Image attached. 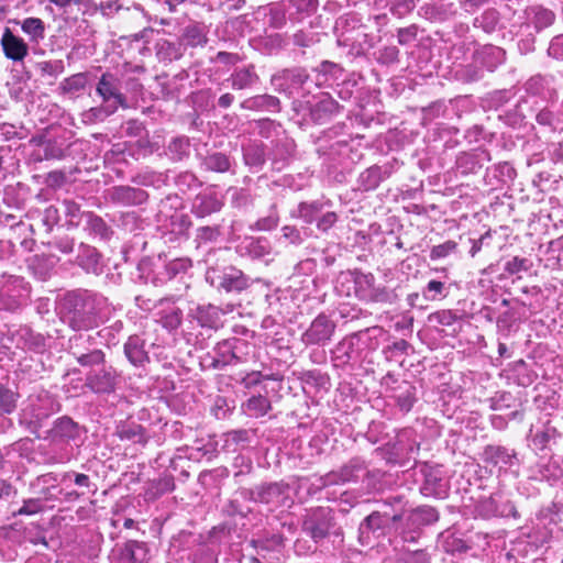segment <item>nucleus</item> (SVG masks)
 <instances>
[{
  "label": "nucleus",
  "mask_w": 563,
  "mask_h": 563,
  "mask_svg": "<svg viewBox=\"0 0 563 563\" xmlns=\"http://www.w3.org/2000/svg\"><path fill=\"white\" fill-rule=\"evenodd\" d=\"M106 303V298L98 294L89 291L69 294L66 297V305L69 307L68 324L75 331L97 327Z\"/></svg>",
  "instance_id": "nucleus-1"
},
{
  "label": "nucleus",
  "mask_w": 563,
  "mask_h": 563,
  "mask_svg": "<svg viewBox=\"0 0 563 563\" xmlns=\"http://www.w3.org/2000/svg\"><path fill=\"white\" fill-rule=\"evenodd\" d=\"M332 526V510L328 507H318L309 510L302 525L305 532L314 541L324 539Z\"/></svg>",
  "instance_id": "nucleus-2"
},
{
  "label": "nucleus",
  "mask_w": 563,
  "mask_h": 563,
  "mask_svg": "<svg viewBox=\"0 0 563 563\" xmlns=\"http://www.w3.org/2000/svg\"><path fill=\"white\" fill-rule=\"evenodd\" d=\"M206 279L213 287L223 289L227 292L241 291L247 287V279L244 274L233 267L218 273L216 269H209L206 274Z\"/></svg>",
  "instance_id": "nucleus-3"
},
{
  "label": "nucleus",
  "mask_w": 563,
  "mask_h": 563,
  "mask_svg": "<svg viewBox=\"0 0 563 563\" xmlns=\"http://www.w3.org/2000/svg\"><path fill=\"white\" fill-rule=\"evenodd\" d=\"M96 92L104 102L113 100L114 106L126 107V99L121 92V81L111 73L102 74L97 84Z\"/></svg>",
  "instance_id": "nucleus-4"
},
{
  "label": "nucleus",
  "mask_w": 563,
  "mask_h": 563,
  "mask_svg": "<svg viewBox=\"0 0 563 563\" xmlns=\"http://www.w3.org/2000/svg\"><path fill=\"white\" fill-rule=\"evenodd\" d=\"M335 324L325 314H319L302 334L306 344H324L334 332Z\"/></svg>",
  "instance_id": "nucleus-5"
},
{
  "label": "nucleus",
  "mask_w": 563,
  "mask_h": 563,
  "mask_svg": "<svg viewBox=\"0 0 563 563\" xmlns=\"http://www.w3.org/2000/svg\"><path fill=\"white\" fill-rule=\"evenodd\" d=\"M536 257L544 268H556L563 262V238L540 244Z\"/></svg>",
  "instance_id": "nucleus-6"
},
{
  "label": "nucleus",
  "mask_w": 563,
  "mask_h": 563,
  "mask_svg": "<svg viewBox=\"0 0 563 563\" xmlns=\"http://www.w3.org/2000/svg\"><path fill=\"white\" fill-rule=\"evenodd\" d=\"M0 44L4 56L13 62H22L29 54L27 44L22 37L13 34L9 27L3 30Z\"/></svg>",
  "instance_id": "nucleus-7"
},
{
  "label": "nucleus",
  "mask_w": 563,
  "mask_h": 563,
  "mask_svg": "<svg viewBox=\"0 0 563 563\" xmlns=\"http://www.w3.org/2000/svg\"><path fill=\"white\" fill-rule=\"evenodd\" d=\"M87 386L95 393L109 394L115 387V373L109 368H101L87 376Z\"/></svg>",
  "instance_id": "nucleus-8"
},
{
  "label": "nucleus",
  "mask_w": 563,
  "mask_h": 563,
  "mask_svg": "<svg viewBox=\"0 0 563 563\" xmlns=\"http://www.w3.org/2000/svg\"><path fill=\"white\" fill-rule=\"evenodd\" d=\"M308 78L303 69L285 70L283 74L274 76L273 85L280 90L291 93V88L301 87Z\"/></svg>",
  "instance_id": "nucleus-9"
},
{
  "label": "nucleus",
  "mask_w": 563,
  "mask_h": 563,
  "mask_svg": "<svg viewBox=\"0 0 563 563\" xmlns=\"http://www.w3.org/2000/svg\"><path fill=\"white\" fill-rule=\"evenodd\" d=\"M158 306L157 314L159 316L158 321L161 324L169 331L176 330L181 324L183 311L178 307L170 305L167 299L161 300Z\"/></svg>",
  "instance_id": "nucleus-10"
},
{
  "label": "nucleus",
  "mask_w": 563,
  "mask_h": 563,
  "mask_svg": "<svg viewBox=\"0 0 563 563\" xmlns=\"http://www.w3.org/2000/svg\"><path fill=\"white\" fill-rule=\"evenodd\" d=\"M77 263L87 273L96 275L101 273L100 255L95 247L80 244Z\"/></svg>",
  "instance_id": "nucleus-11"
},
{
  "label": "nucleus",
  "mask_w": 563,
  "mask_h": 563,
  "mask_svg": "<svg viewBox=\"0 0 563 563\" xmlns=\"http://www.w3.org/2000/svg\"><path fill=\"white\" fill-rule=\"evenodd\" d=\"M111 198L122 205H141L146 200L147 195L142 189L121 186L112 189Z\"/></svg>",
  "instance_id": "nucleus-12"
},
{
  "label": "nucleus",
  "mask_w": 563,
  "mask_h": 563,
  "mask_svg": "<svg viewBox=\"0 0 563 563\" xmlns=\"http://www.w3.org/2000/svg\"><path fill=\"white\" fill-rule=\"evenodd\" d=\"M221 207V201L211 192L197 195L192 203V210L198 217H206L212 212H217Z\"/></svg>",
  "instance_id": "nucleus-13"
},
{
  "label": "nucleus",
  "mask_w": 563,
  "mask_h": 563,
  "mask_svg": "<svg viewBox=\"0 0 563 563\" xmlns=\"http://www.w3.org/2000/svg\"><path fill=\"white\" fill-rule=\"evenodd\" d=\"M421 490L426 496H433L437 498H443L446 495V485L443 482L439 470H430L426 473Z\"/></svg>",
  "instance_id": "nucleus-14"
},
{
  "label": "nucleus",
  "mask_w": 563,
  "mask_h": 563,
  "mask_svg": "<svg viewBox=\"0 0 563 563\" xmlns=\"http://www.w3.org/2000/svg\"><path fill=\"white\" fill-rule=\"evenodd\" d=\"M124 353L128 360L135 366H141L148 361L147 353L144 350V341L137 336H130L124 344Z\"/></svg>",
  "instance_id": "nucleus-15"
},
{
  "label": "nucleus",
  "mask_w": 563,
  "mask_h": 563,
  "mask_svg": "<svg viewBox=\"0 0 563 563\" xmlns=\"http://www.w3.org/2000/svg\"><path fill=\"white\" fill-rule=\"evenodd\" d=\"M338 102L331 97L324 95L311 109V118L317 123H324L333 113L338 111Z\"/></svg>",
  "instance_id": "nucleus-16"
},
{
  "label": "nucleus",
  "mask_w": 563,
  "mask_h": 563,
  "mask_svg": "<svg viewBox=\"0 0 563 563\" xmlns=\"http://www.w3.org/2000/svg\"><path fill=\"white\" fill-rule=\"evenodd\" d=\"M207 29L201 24H190L184 29L181 43L186 46H205L208 42Z\"/></svg>",
  "instance_id": "nucleus-17"
},
{
  "label": "nucleus",
  "mask_w": 563,
  "mask_h": 563,
  "mask_svg": "<svg viewBox=\"0 0 563 563\" xmlns=\"http://www.w3.org/2000/svg\"><path fill=\"white\" fill-rule=\"evenodd\" d=\"M286 486L277 483L263 486L260 492L257 499L261 503L272 505L274 507L283 505L285 500Z\"/></svg>",
  "instance_id": "nucleus-18"
},
{
  "label": "nucleus",
  "mask_w": 563,
  "mask_h": 563,
  "mask_svg": "<svg viewBox=\"0 0 563 563\" xmlns=\"http://www.w3.org/2000/svg\"><path fill=\"white\" fill-rule=\"evenodd\" d=\"M53 439H74L78 435V426L68 417L57 419L49 431Z\"/></svg>",
  "instance_id": "nucleus-19"
},
{
  "label": "nucleus",
  "mask_w": 563,
  "mask_h": 563,
  "mask_svg": "<svg viewBox=\"0 0 563 563\" xmlns=\"http://www.w3.org/2000/svg\"><path fill=\"white\" fill-rule=\"evenodd\" d=\"M156 55L161 60L172 62L184 55L183 44H176L168 40H159L156 43Z\"/></svg>",
  "instance_id": "nucleus-20"
},
{
  "label": "nucleus",
  "mask_w": 563,
  "mask_h": 563,
  "mask_svg": "<svg viewBox=\"0 0 563 563\" xmlns=\"http://www.w3.org/2000/svg\"><path fill=\"white\" fill-rule=\"evenodd\" d=\"M22 31L31 43L38 44L45 37V24L38 18H26L21 22Z\"/></svg>",
  "instance_id": "nucleus-21"
},
{
  "label": "nucleus",
  "mask_w": 563,
  "mask_h": 563,
  "mask_svg": "<svg viewBox=\"0 0 563 563\" xmlns=\"http://www.w3.org/2000/svg\"><path fill=\"white\" fill-rule=\"evenodd\" d=\"M230 80L233 89L241 90L252 87L254 84L257 82L258 77L254 71V67L251 66L247 68L235 70L231 75Z\"/></svg>",
  "instance_id": "nucleus-22"
},
{
  "label": "nucleus",
  "mask_w": 563,
  "mask_h": 563,
  "mask_svg": "<svg viewBox=\"0 0 563 563\" xmlns=\"http://www.w3.org/2000/svg\"><path fill=\"white\" fill-rule=\"evenodd\" d=\"M19 341L18 344H22V347L34 350V351H41L44 349L45 340L44 338L33 332L29 328H23L18 331Z\"/></svg>",
  "instance_id": "nucleus-23"
},
{
  "label": "nucleus",
  "mask_w": 563,
  "mask_h": 563,
  "mask_svg": "<svg viewBox=\"0 0 563 563\" xmlns=\"http://www.w3.org/2000/svg\"><path fill=\"white\" fill-rule=\"evenodd\" d=\"M358 284H365L371 288L369 297L374 301L391 302L394 294L386 287H374V276L372 274L363 275Z\"/></svg>",
  "instance_id": "nucleus-24"
},
{
  "label": "nucleus",
  "mask_w": 563,
  "mask_h": 563,
  "mask_svg": "<svg viewBox=\"0 0 563 563\" xmlns=\"http://www.w3.org/2000/svg\"><path fill=\"white\" fill-rule=\"evenodd\" d=\"M195 318L201 327H216L219 321V309L212 305L198 307Z\"/></svg>",
  "instance_id": "nucleus-25"
},
{
  "label": "nucleus",
  "mask_w": 563,
  "mask_h": 563,
  "mask_svg": "<svg viewBox=\"0 0 563 563\" xmlns=\"http://www.w3.org/2000/svg\"><path fill=\"white\" fill-rule=\"evenodd\" d=\"M244 249L254 258H263L271 254V245L266 239H247Z\"/></svg>",
  "instance_id": "nucleus-26"
},
{
  "label": "nucleus",
  "mask_w": 563,
  "mask_h": 563,
  "mask_svg": "<svg viewBox=\"0 0 563 563\" xmlns=\"http://www.w3.org/2000/svg\"><path fill=\"white\" fill-rule=\"evenodd\" d=\"M357 475L352 466H344L340 472H332L324 476L323 485H340L355 481Z\"/></svg>",
  "instance_id": "nucleus-27"
},
{
  "label": "nucleus",
  "mask_w": 563,
  "mask_h": 563,
  "mask_svg": "<svg viewBox=\"0 0 563 563\" xmlns=\"http://www.w3.org/2000/svg\"><path fill=\"white\" fill-rule=\"evenodd\" d=\"M245 163L252 167L262 166L266 159L265 148L262 144L252 143L244 147Z\"/></svg>",
  "instance_id": "nucleus-28"
},
{
  "label": "nucleus",
  "mask_w": 563,
  "mask_h": 563,
  "mask_svg": "<svg viewBox=\"0 0 563 563\" xmlns=\"http://www.w3.org/2000/svg\"><path fill=\"white\" fill-rule=\"evenodd\" d=\"M386 520L378 512H373L367 516L360 526L361 538H369V533H375L379 530Z\"/></svg>",
  "instance_id": "nucleus-29"
},
{
  "label": "nucleus",
  "mask_w": 563,
  "mask_h": 563,
  "mask_svg": "<svg viewBox=\"0 0 563 563\" xmlns=\"http://www.w3.org/2000/svg\"><path fill=\"white\" fill-rule=\"evenodd\" d=\"M269 409H271L269 400L262 395L253 396L246 402V410L249 411V413L251 416H254V417H263L264 415H266L268 412Z\"/></svg>",
  "instance_id": "nucleus-30"
},
{
  "label": "nucleus",
  "mask_w": 563,
  "mask_h": 563,
  "mask_svg": "<svg viewBox=\"0 0 563 563\" xmlns=\"http://www.w3.org/2000/svg\"><path fill=\"white\" fill-rule=\"evenodd\" d=\"M87 84V76L84 73L75 74L66 79H64L60 84V88L64 92L73 93L82 90Z\"/></svg>",
  "instance_id": "nucleus-31"
},
{
  "label": "nucleus",
  "mask_w": 563,
  "mask_h": 563,
  "mask_svg": "<svg viewBox=\"0 0 563 563\" xmlns=\"http://www.w3.org/2000/svg\"><path fill=\"white\" fill-rule=\"evenodd\" d=\"M62 208L65 216L68 218V224L70 225L77 227L80 222V219L86 214L80 211L79 205L73 200H64L62 202Z\"/></svg>",
  "instance_id": "nucleus-32"
},
{
  "label": "nucleus",
  "mask_w": 563,
  "mask_h": 563,
  "mask_svg": "<svg viewBox=\"0 0 563 563\" xmlns=\"http://www.w3.org/2000/svg\"><path fill=\"white\" fill-rule=\"evenodd\" d=\"M15 407L16 394L8 388L0 387V413H11L14 411Z\"/></svg>",
  "instance_id": "nucleus-33"
},
{
  "label": "nucleus",
  "mask_w": 563,
  "mask_h": 563,
  "mask_svg": "<svg viewBox=\"0 0 563 563\" xmlns=\"http://www.w3.org/2000/svg\"><path fill=\"white\" fill-rule=\"evenodd\" d=\"M205 165L210 170L223 173L229 169L230 162L224 154L214 153L206 157Z\"/></svg>",
  "instance_id": "nucleus-34"
},
{
  "label": "nucleus",
  "mask_w": 563,
  "mask_h": 563,
  "mask_svg": "<svg viewBox=\"0 0 563 563\" xmlns=\"http://www.w3.org/2000/svg\"><path fill=\"white\" fill-rule=\"evenodd\" d=\"M320 210L321 207L316 201L301 202L298 206L297 217L301 218L306 223H312Z\"/></svg>",
  "instance_id": "nucleus-35"
},
{
  "label": "nucleus",
  "mask_w": 563,
  "mask_h": 563,
  "mask_svg": "<svg viewBox=\"0 0 563 563\" xmlns=\"http://www.w3.org/2000/svg\"><path fill=\"white\" fill-rule=\"evenodd\" d=\"M428 320L430 323L450 327L457 320V316L452 310H439L429 314Z\"/></svg>",
  "instance_id": "nucleus-36"
},
{
  "label": "nucleus",
  "mask_w": 563,
  "mask_h": 563,
  "mask_svg": "<svg viewBox=\"0 0 563 563\" xmlns=\"http://www.w3.org/2000/svg\"><path fill=\"white\" fill-rule=\"evenodd\" d=\"M444 289L445 287L442 282L433 279L427 284L422 295L427 300H438L445 297Z\"/></svg>",
  "instance_id": "nucleus-37"
},
{
  "label": "nucleus",
  "mask_w": 563,
  "mask_h": 563,
  "mask_svg": "<svg viewBox=\"0 0 563 563\" xmlns=\"http://www.w3.org/2000/svg\"><path fill=\"white\" fill-rule=\"evenodd\" d=\"M534 13V26L537 30H541L551 25L554 21V13L544 8H536Z\"/></svg>",
  "instance_id": "nucleus-38"
},
{
  "label": "nucleus",
  "mask_w": 563,
  "mask_h": 563,
  "mask_svg": "<svg viewBox=\"0 0 563 563\" xmlns=\"http://www.w3.org/2000/svg\"><path fill=\"white\" fill-rule=\"evenodd\" d=\"M133 548H144V542L132 540L125 543L122 550V558L126 563H137L144 560V554L135 555V550Z\"/></svg>",
  "instance_id": "nucleus-39"
},
{
  "label": "nucleus",
  "mask_w": 563,
  "mask_h": 563,
  "mask_svg": "<svg viewBox=\"0 0 563 563\" xmlns=\"http://www.w3.org/2000/svg\"><path fill=\"white\" fill-rule=\"evenodd\" d=\"M43 509V504L41 499L31 498L26 499L23 503V506L15 512V515L20 516H30L35 515Z\"/></svg>",
  "instance_id": "nucleus-40"
},
{
  "label": "nucleus",
  "mask_w": 563,
  "mask_h": 563,
  "mask_svg": "<svg viewBox=\"0 0 563 563\" xmlns=\"http://www.w3.org/2000/svg\"><path fill=\"white\" fill-rule=\"evenodd\" d=\"M85 217L87 219L89 228L96 234H99L100 236L107 235L108 228H107L104 221L100 217H97V216L92 214L91 212H87L85 214Z\"/></svg>",
  "instance_id": "nucleus-41"
},
{
  "label": "nucleus",
  "mask_w": 563,
  "mask_h": 563,
  "mask_svg": "<svg viewBox=\"0 0 563 563\" xmlns=\"http://www.w3.org/2000/svg\"><path fill=\"white\" fill-rule=\"evenodd\" d=\"M104 355L100 350H93L90 353L81 354L77 361L82 366L98 365L103 362Z\"/></svg>",
  "instance_id": "nucleus-42"
},
{
  "label": "nucleus",
  "mask_w": 563,
  "mask_h": 563,
  "mask_svg": "<svg viewBox=\"0 0 563 563\" xmlns=\"http://www.w3.org/2000/svg\"><path fill=\"white\" fill-rule=\"evenodd\" d=\"M456 247V243L453 241H446L442 244L435 245L432 247L430 257L432 260H439L448 256L451 252H453Z\"/></svg>",
  "instance_id": "nucleus-43"
},
{
  "label": "nucleus",
  "mask_w": 563,
  "mask_h": 563,
  "mask_svg": "<svg viewBox=\"0 0 563 563\" xmlns=\"http://www.w3.org/2000/svg\"><path fill=\"white\" fill-rule=\"evenodd\" d=\"M415 402L413 388L408 387L405 391L397 396V404L402 411H409Z\"/></svg>",
  "instance_id": "nucleus-44"
},
{
  "label": "nucleus",
  "mask_w": 563,
  "mask_h": 563,
  "mask_svg": "<svg viewBox=\"0 0 563 563\" xmlns=\"http://www.w3.org/2000/svg\"><path fill=\"white\" fill-rule=\"evenodd\" d=\"M549 56L563 59V34L553 37L548 48Z\"/></svg>",
  "instance_id": "nucleus-45"
},
{
  "label": "nucleus",
  "mask_w": 563,
  "mask_h": 563,
  "mask_svg": "<svg viewBox=\"0 0 563 563\" xmlns=\"http://www.w3.org/2000/svg\"><path fill=\"white\" fill-rule=\"evenodd\" d=\"M190 266V262L185 258H177L167 264L166 269L170 276H176L181 272H186Z\"/></svg>",
  "instance_id": "nucleus-46"
},
{
  "label": "nucleus",
  "mask_w": 563,
  "mask_h": 563,
  "mask_svg": "<svg viewBox=\"0 0 563 563\" xmlns=\"http://www.w3.org/2000/svg\"><path fill=\"white\" fill-rule=\"evenodd\" d=\"M278 224V217L274 213L256 221L254 228L258 231H269Z\"/></svg>",
  "instance_id": "nucleus-47"
},
{
  "label": "nucleus",
  "mask_w": 563,
  "mask_h": 563,
  "mask_svg": "<svg viewBox=\"0 0 563 563\" xmlns=\"http://www.w3.org/2000/svg\"><path fill=\"white\" fill-rule=\"evenodd\" d=\"M338 220L335 212H327L324 213L317 222V227L319 230L327 232L331 229Z\"/></svg>",
  "instance_id": "nucleus-48"
},
{
  "label": "nucleus",
  "mask_w": 563,
  "mask_h": 563,
  "mask_svg": "<svg viewBox=\"0 0 563 563\" xmlns=\"http://www.w3.org/2000/svg\"><path fill=\"white\" fill-rule=\"evenodd\" d=\"M550 294H551V289L548 288V287L544 288V289H541L538 286H532L530 288V297L531 296H536L537 297V299H536L537 306L534 308L536 309L541 308L542 305L544 303V300L548 299Z\"/></svg>",
  "instance_id": "nucleus-49"
},
{
  "label": "nucleus",
  "mask_w": 563,
  "mask_h": 563,
  "mask_svg": "<svg viewBox=\"0 0 563 563\" xmlns=\"http://www.w3.org/2000/svg\"><path fill=\"white\" fill-rule=\"evenodd\" d=\"M553 433H554V429H547L544 431L536 433V435L533 438L534 445L538 449L543 450L547 446V443L552 438Z\"/></svg>",
  "instance_id": "nucleus-50"
},
{
  "label": "nucleus",
  "mask_w": 563,
  "mask_h": 563,
  "mask_svg": "<svg viewBox=\"0 0 563 563\" xmlns=\"http://www.w3.org/2000/svg\"><path fill=\"white\" fill-rule=\"evenodd\" d=\"M283 236L290 241L292 244H300L301 243V235L300 232L295 228L290 225H285L283 229Z\"/></svg>",
  "instance_id": "nucleus-51"
},
{
  "label": "nucleus",
  "mask_w": 563,
  "mask_h": 563,
  "mask_svg": "<svg viewBox=\"0 0 563 563\" xmlns=\"http://www.w3.org/2000/svg\"><path fill=\"white\" fill-rule=\"evenodd\" d=\"M258 106H265L267 109L276 110L279 106V100L273 96H261L255 99Z\"/></svg>",
  "instance_id": "nucleus-52"
},
{
  "label": "nucleus",
  "mask_w": 563,
  "mask_h": 563,
  "mask_svg": "<svg viewBox=\"0 0 563 563\" xmlns=\"http://www.w3.org/2000/svg\"><path fill=\"white\" fill-rule=\"evenodd\" d=\"M291 3L299 12H310L316 9L317 0H292Z\"/></svg>",
  "instance_id": "nucleus-53"
},
{
  "label": "nucleus",
  "mask_w": 563,
  "mask_h": 563,
  "mask_svg": "<svg viewBox=\"0 0 563 563\" xmlns=\"http://www.w3.org/2000/svg\"><path fill=\"white\" fill-rule=\"evenodd\" d=\"M74 483L79 487H93V492H96L97 489V487L93 484H91L89 476L86 474L74 473Z\"/></svg>",
  "instance_id": "nucleus-54"
},
{
  "label": "nucleus",
  "mask_w": 563,
  "mask_h": 563,
  "mask_svg": "<svg viewBox=\"0 0 563 563\" xmlns=\"http://www.w3.org/2000/svg\"><path fill=\"white\" fill-rule=\"evenodd\" d=\"M15 494V488L9 482L0 479V499H7Z\"/></svg>",
  "instance_id": "nucleus-55"
},
{
  "label": "nucleus",
  "mask_w": 563,
  "mask_h": 563,
  "mask_svg": "<svg viewBox=\"0 0 563 563\" xmlns=\"http://www.w3.org/2000/svg\"><path fill=\"white\" fill-rule=\"evenodd\" d=\"M66 176L63 172L54 170L47 176V183L49 185L60 186L65 183Z\"/></svg>",
  "instance_id": "nucleus-56"
},
{
  "label": "nucleus",
  "mask_w": 563,
  "mask_h": 563,
  "mask_svg": "<svg viewBox=\"0 0 563 563\" xmlns=\"http://www.w3.org/2000/svg\"><path fill=\"white\" fill-rule=\"evenodd\" d=\"M74 240L71 239H68V238H65V239H60L57 243H56V247L64 254H69L74 251Z\"/></svg>",
  "instance_id": "nucleus-57"
},
{
  "label": "nucleus",
  "mask_w": 563,
  "mask_h": 563,
  "mask_svg": "<svg viewBox=\"0 0 563 563\" xmlns=\"http://www.w3.org/2000/svg\"><path fill=\"white\" fill-rule=\"evenodd\" d=\"M217 60L223 64L234 65L239 62V56L236 54L228 53V52H219L217 54Z\"/></svg>",
  "instance_id": "nucleus-58"
},
{
  "label": "nucleus",
  "mask_w": 563,
  "mask_h": 563,
  "mask_svg": "<svg viewBox=\"0 0 563 563\" xmlns=\"http://www.w3.org/2000/svg\"><path fill=\"white\" fill-rule=\"evenodd\" d=\"M525 263H526V261H525V260H519L518 257H514L511 261H509V262L507 263V265H506V269H507L510 274L518 273V272H520L521 269H523Z\"/></svg>",
  "instance_id": "nucleus-59"
},
{
  "label": "nucleus",
  "mask_w": 563,
  "mask_h": 563,
  "mask_svg": "<svg viewBox=\"0 0 563 563\" xmlns=\"http://www.w3.org/2000/svg\"><path fill=\"white\" fill-rule=\"evenodd\" d=\"M537 122L540 124V125H543V126H549L551 124V121H552V113L550 111H540L538 114H537V118H536Z\"/></svg>",
  "instance_id": "nucleus-60"
},
{
  "label": "nucleus",
  "mask_w": 563,
  "mask_h": 563,
  "mask_svg": "<svg viewBox=\"0 0 563 563\" xmlns=\"http://www.w3.org/2000/svg\"><path fill=\"white\" fill-rule=\"evenodd\" d=\"M489 234L486 233L485 235L481 236L478 240H472V247L470 250V254L472 257H474L482 249L483 242L486 236Z\"/></svg>",
  "instance_id": "nucleus-61"
},
{
  "label": "nucleus",
  "mask_w": 563,
  "mask_h": 563,
  "mask_svg": "<svg viewBox=\"0 0 563 563\" xmlns=\"http://www.w3.org/2000/svg\"><path fill=\"white\" fill-rule=\"evenodd\" d=\"M544 84H548V81L544 78H542L540 76L531 77L530 78V90L536 87V91L540 92V89L543 88Z\"/></svg>",
  "instance_id": "nucleus-62"
},
{
  "label": "nucleus",
  "mask_w": 563,
  "mask_h": 563,
  "mask_svg": "<svg viewBox=\"0 0 563 563\" xmlns=\"http://www.w3.org/2000/svg\"><path fill=\"white\" fill-rule=\"evenodd\" d=\"M412 36L413 33L409 29H401L398 31V42L400 44H406Z\"/></svg>",
  "instance_id": "nucleus-63"
},
{
  "label": "nucleus",
  "mask_w": 563,
  "mask_h": 563,
  "mask_svg": "<svg viewBox=\"0 0 563 563\" xmlns=\"http://www.w3.org/2000/svg\"><path fill=\"white\" fill-rule=\"evenodd\" d=\"M233 101H234V97L231 93H224L219 98L218 104L221 108H229Z\"/></svg>",
  "instance_id": "nucleus-64"
}]
</instances>
